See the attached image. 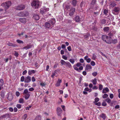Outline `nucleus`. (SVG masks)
Returning <instances> with one entry per match:
<instances>
[{"instance_id": "63", "label": "nucleus", "mask_w": 120, "mask_h": 120, "mask_svg": "<svg viewBox=\"0 0 120 120\" xmlns=\"http://www.w3.org/2000/svg\"><path fill=\"white\" fill-rule=\"evenodd\" d=\"M9 110L11 112H13V108L11 107H10L9 108Z\"/></svg>"}, {"instance_id": "62", "label": "nucleus", "mask_w": 120, "mask_h": 120, "mask_svg": "<svg viewBox=\"0 0 120 120\" xmlns=\"http://www.w3.org/2000/svg\"><path fill=\"white\" fill-rule=\"evenodd\" d=\"M109 97L111 99H112L113 97V95L112 94H111L110 95Z\"/></svg>"}, {"instance_id": "38", "label": "nucleus", "mask_w": 120, "mask_h": 120, "mask_svg": "<svg viewBox=\"0 0 120 120\" xmlns=\"http://www.w3.org/2000/svg\"><path fill=\"white\" fill-rule=\"evenodd\" d=\"M4 82L2 79L0 80V86H2L4 84Z\"/></svg>"}, {"instance_id": "36", "label": "nucleus", "mask_w": 120, "mask_h": 120, "mask_svg": "<svg viewBox=\"0 0 120 120\" xmlns=\"http://www.w3.org/2000/svg\"><path fill=\"white\" fill-rule=\"evenodd\" d=\"M69 61L72 64H73L75 62L74 59H70Z\"/></svg>"}, {"instance_id": "60", "label": "nucleus", "mask_w": 120, "mask_h": 120, "mask_svg": "<svg viewBox=\"0 0 120 120\" xmlns=\"http://www.w3.org/2000/svg\"><path fill=\"white\" fill-rule=\"evenodd\" d=\"M67 49L69 51H71V49L70 46H69L67 48Z\"/></svg>"}, {"instance_id": "44", "label": "nucleus", "mask_w": 120, "mask_h": 120, "mask_svg": "<svg viewBox=\"0 0 120 120\" xmlns=\"http://www.w3.org/2000/svg\"><path fill=\"white\" fill-rule=\"evenodd\" d=\"M23 99L22 98H20L19 99V102L20 103H22L23 102Z\"/></svg>"}, {"instance_id": "12", "label": "nucleus", "mask_w": 120, "mask_h": 120, "mask_svg": "<svg viewBox=\"0 0 120 120\" xmlns=\"http://www.w3.org/2000/svg\"><path fill=\"white\" fill-rule=\"evenodd\" d=\"M32 45L30 44H28L26 46L24 47L23 48V49H25L26 50L31 48Z\"/></svg>"}, {"instance_id": "53", "label": "nucleus", "mask_w": 120, "mask_h": 120, "mask_svg": "<svg viewBox=\"0 0 120 120\" xmlns=\"http://www.w3.org/2000/svg\"><path fill=\"white\" fill-rule=\"evenodd\" d=\"M90 64L92 66H94L95 65V63L93 61H92L91 62Z\"/></svg>"}, {"instance_id": "41", "label": "nucleus", "mask_w": 120, "mask_h": 120, "mask_svg": "<svg viewBox=\"0 0 120 120\" xmlns=\"http://www.w3.org/2000/svg\"><path fill=\"white\" fill-rule=\"evenodd\" d=\"M16 41L19 44H23V43L22 41L20 40H16Z\"/></svg>"}, {"instance_id": "31", "label": "nucleus", "mask_w": 120, "mask_h": 120, "mask_svg": "<svg viewBox=\"0 0 120 120\" xmlns=\"http://www.w3.org/2000/svg\"><path fill=\"white\" fill-rule=\"evenodd\" d=\"M57 74V73L56 71H55L54 72H53L52 73V74L51 75V77L52 78H54V76H56V75Z\"/></svg>"}, {"instance_id": "49", "label": "nucleus", "mask_w": 120, "mask_h": 120, "mask_svg": "<svg viewBox=\"0 0 120 120\" xmlns=\"http://www.w3.org/2000/svg\"><path fill=\"white\" fill-rule=\"evenodd\" d=\"M112 43L113 44H115L117 42V40L115 39L112 40Z\"/></svg>"}, {"instance_id": "52", "label": "nucleus", "mask_w": 120, "mask_h": 120, "mask_svg": "<svg viewBox=\"0 0 120 120\" xmlns=\"http://www.w3.org/2000/svg\"><path fill=\"white\" fill-rule=\"evenodd\" d=\"M95 104L98 106H100L101 105V103L100 102H99L98 103L96 102L94 103Z\"/></svg>"}, {"instance_id": "1", "label": "nucleus", "mask_w": 120, "mask_h": 120, "mask_svg": "<svg viewBox=\"0 0 120 120\" xmlns=\"http://www.w3.org/2000/svg\"><path fill=\"white\" fill-rule=\"evenodd\" d=\"M11 3L10 1H8L2 3L1 5L2 6L4 7L5 11L8 9L11 5Z\"/></svg>"}, {"instance_id": "27", "label": "nucleus", "mask_w": 120, "mask_h": 120, "mask_svg": "<svg viewBox=\"0 0 120 120\" xmlns=\"http://www.w3.org/2000/svg\"><path fill=\"white\" fill-rule=\"evenodd\" d=\"M35 73V71L34 70H29L28 71V73L29 75H30L32 74H34Z\"/></svg>"}, {"instance_id": "13", "label": "nucleus", "mask_w": 120, "mask_h": 120, "mask_svg": "<svg viewBox=\"0 0 120 120\" xmlns=\"http://www.w3.org/2000/svg\"><path fill=\"white\" fill-rule=\"evenodd\" d=\"M120 10V8L119 7H115L114 8L113 11L116 13H118Z\"/></svg>"}, {"instance_id": "6", "label": "nucleus", "mask_w": 120, "mask_h": 120, "mask_svg": "<svg viewBox=\"0 0 120 120\" xmlns=\"http://www.w3.org/2000/svg\"><path fill=\"white\" fill-rule=\"evenodd\" d=\"M31 81V78L29 76H28L25 77V82L28 83L30 82Z\"/></svg>"}, {"instance_id": "37", "label": "nucleus", "mask_w": 120, "mask_h": 120, "mask_svg": "<svg viewBox=\"0 0 120 120\" xmlns=\"http://www.w3.org/2000/svg\"><path fill=\"white\" fill-rule=\"evenodd\" d=\"M104 100L106 101L108 104L110 103L111 101V100L109 98H108L107 99L105 100Z\"/></svg>"}, {"instance_id": "29", "label": "nucleus", "mask_w": 120, "mask_h": 120, "mask_svg": "<svg viewBox=\"0 0 120 120\" xmlns=\"http://www.w3.org/2000/svg\"><path fill=\"white\" fill-rule=\"evenodd\" d=\"M5 94V92L4 91H1L0 94L1 97L2 98H4Z\"/></svg>"}, {"instance_id": "43", "label": "nucleus", "mask_w": 120, "mask_h": 120, "mask_svg": "<svg viewBox=\"0 0 120 120\" xmlns=\"http://www.w3.org/2000/svg\"><path fill=\"white\" fill-rule=\"evenodd\" d=\"M108 96V95L107 94H105L102 97L103 98H105Z\"/></svg>"}, {"instance_id": "42", "label": "nucleus", "mask_w": 120, "mask_h": 120, "mask_svg": "<svg viewBox=\"0 0 120 120\" xmlns=\"http://www.w3.org/2000/svg\"><path fill=\"white\" fill-rule=\"evenodd\" d=\"M94 100L95 101L94 102V103L98 101L99 100V99L98 98H96Z\"/></svg>"}, {"instance_id": "23", "label": "nucleus", "mask_w": 120, "mask_h": 120, "mask_svg": "<svg viewBox=\"0 0 120 120\" xmlns=\"http://www.w3.org/2000/svg\"><path fill=\"white\" fill-rule=\"evenodd\" d=\"M18 16H25V14L24 13L22 12H21L18 14Z\"/></svg>"}, {"instance_id": "45", "label": "nucleus", "mask_w": 120, "mask_h": 120, "mask_svg": "<svg viewBox=\"0 0 120 120\" xmlns=\"http://www.w3.org/2000/svg\"><path fill=\"white\" fill-rule=\"evenodd\" d=\"M25 78L24 76H22L21 78V81L22 82L24 81L25 82Z\"/></svg>"}, {"instance_id": "39", "label": "nucleus", "mask_w": 120, "mask_h": 120, "mask_svg": "<svg viewBox=\"0 0 120 120\" xmlns=\"http://www.w3.org/2000/svg\"><path fill=\"white\" fill-rule=\"evenodd\" d=\"M30 93V92H28L27 89H26L24 90L23 93V94H25L28 93Z\"/></svg>"}, {"instance_id": "3", "label": "nucleus", "mask_w": 120, "mask_h": 120, "mask_svg": "<svg viewBox=\"0 0 120 120\" xmlns=\"http://www.w3.org/2000/svg\"><path fill=\"white\" fill-rule=\"evenodd\" d=\"M49 10V8L44 7L40 9V12L42 14H45L46 12L48 11Z\"/></svg>"}, {"instance_id": "59", "label": "nucleus", "mask_w": 120, "mask_h": 120, "mask_svg": "<svg viewBox=\"0 0 120 120\" xmlns=\"http://www.w3.org/2000/svg\"><path fill=\"white\" fill-rule=\"evenodd\" d=\"M16 94L17 96L18 97L20 95V94L19 92L17 91L16 92Z\"/></svg>"}, {"instance_id": "22", "label": "nucleus", "mask_w": 120, "mask_h": 120, "mask_svg": "<svg viewBox=\"0 0 120 120\" xmlns=\"http://www.w3.org/2000/svg\"><path fill=\"white\" fill-rule=\"evenodd\" d=\"M77 1L76 0H73L71 2V4L74 6H75L77 4Z\"/></svg>"}, {"instance_id": "17", "label": "nucleus", "mask_w": 120, "mask_h": 120, "mask_svg": "<svg viewBox=\"0 0 120 120\" xmlns=\"http://www.w3.org/2000/svg\"><path fill=\"white\" fill-rule=\"evenodd\" d=\"M84 59L85 60H86V62L88 63H90L91 61V59L90 58H88V56H85Z\"/></svg>"}, {"instance_id": "48", "label": "nucleus", "mask_w": 120, "mask_h": 120, "mask_svg": "<svg viewBox=\"0 0 120 120\" xmlns=\"http://www.w3.org/2000/svg\"><path fill=\"white\" fill-rule=\"evenodd\" d=\"M41 119V118L40 116H37L35 120H40Z\"/></svg>"}, {"instance_id": "16", "label": "nucleus", "mask_w": 120, "mask_h": 120, "mask_svg": "<svg viewBox=\"0 0 120 120\" xmlns=\"http://www.w3.org/2000/svg\"><path fill=\"white\" fill-rule=\"evenodd\" d=\"M33 18L35 20H38L39 19V18L38 14H35L33 15Z\"/></svg>"}, {"instance_id": "30", "label": "nucleus", "mask_w": 120, "mask_h": 120, "mask_svg": "<svg viewBox=\"0 0 120 120\" xmlns=\"http://www.w3.org/2000/svg\"><path fill=\"white\" fill-rule=\"evenodd\" d=\"M109 28L108 27H105L103 29L104 31L105 32H107L109 30Z\"/></svg>"}, {"instance_id": "21", "label": "nucleus", "mask_w": 120, "mask_h": 120, "mask_svg": "<svg viewBox=\"0 0 120 120\" xmlns=\"http://www.w3.org/2000/svg\"><path fill=\"white\" fill-rule=\"evenodd\" d=\"M100 117L102 118L103 120H105L106 118V116L105 114L103 113L100 115Z\"/></svg>"}, {"instance_id": "26", "label": "nucleus", "mask_w": 120, "mask_h": 120, "mask_svg": "<svg viewBox=\"0 0 120 120\" xmlns=\"http://www.w3.org/2000/svg\"><path fill=\"white\" fill-rule=\"evenodd\" d=\"M29 93L25 94V98L26 100L29 97L30 94H29Z\"/></svg>"}, {"instance_id": "2", "label": "nucleus", "mask_w": 120, "mask_h": 120, "mask_svg": "<svg viewBox=\"0 0 120 120\" xmlns=\"http://www.w3.org/2000/svg\"><path fill=\"white\" fill-rule=\"evenodd\" d=\"M31 6L35 9L38 8L39 6V2L38 1H34L31 3Z\"/></svg>"}, {"instance_id": "57", "label": "nucleus", "mask_w": 120, "mask_h": 120, "mask_svg": "<svg viewBox=\"0 0 120 120\" xmlns=\"http://www.w3.org/2000/svg\"><path fill=\"white\" fill-rule=\"evenodd\" d=\"M92 74L93 76H95L97 74V73L96 72H94Z\"/></svg>"}, {"instance_id": "14", "label": "nucleus", "mask_w": 120, "mask_h": 120, "mask_svg": "<svg viewBox=\"0 0 120 120\" xmlns=\"http://www.w3.org/2000/svg\"><path fill=\"white\" fill-rule=\"evenodd\" d=\"M6 44L7 45L9 46H12L13 47H16L17 46V45L13 44L12 43H10L9 42H8L6 43Z\"/></svg>"}, {"instance_id": "10", "label": "nucleus", "mask_w": 120, "mask_h": 120, "mask_svg": "<svg viewBox=\"0 0 120 120\" xmlns=\"http://www.w3.org/2000/svg\"><path fill=\"white\" fill-rule=\"evenodd\" d=\"M112 42V38L110 37H108L106 40H105V42L107 43L111 44Z\"/></svg>"}, {"instance_id": "5", "label": "nucleus", "mask_w": 120, "mask_h": 120, "mask_svg": "<svg viewBox=\"0 0 120 120\" xmlns=\"http://www.w3.org/2000/svg\"><path fill=\"white\" fill-rule=\"evenodd\" d=\"M48 21L52 27L53 26V25L55 23V20L54 19H51Z\"/></svg>"}, {"instance_id": "9", "label": "nucleus", "mask_w": 120, "mask_h": 120, "mask_svg": "<svg viewBox=\"0 0 120 120\" xmlns=\"http://www.w3.org/2000/svg\"><path fill=\"white\" fill-rule=\"evenodd\" d=\"M24 8L25 7L24 5H21L17 6L16 9L17 10H23Z\"/></svg>"}, {"instance_id": "51", "label": "nucleus", "mask_w": 120, "mask_h": 120, "mask_svg": "<svg viewBox=\"0 0 120 120\" xmlns=\"http://www.w3.org/2000/svg\"><path fill=\"white\" fill-rule=\"evenodd\" d=\"M27 117V115L26 114H25L22 116V118L24 120L26 119Z\"/></svg>"}, {"instance_id": "50", "label": "nucleus", "mask_w": 120, "mask_h": 120, "mask_svg": "<svg viewBox=\"0 0 120 120\" xmlns=\"http://www.w3.org/2000/svg\"><path fill=\"white\" fill-rule=\"evenodd\" d=\"M102 105L103 106H105L107 104L105 101H103L102 103Z\"/></svg>"}, {"instance_id": "46", "label": "nucleus", "mask_w": 120, "mask_h": 120, "mask_svg": "<svg viewBox=\"0 0 120 120\" xmlns=\"http://www.w3.org/2000/svg\"><path fill=\"white\" fill-rule=\"evenodd\" d=\"M96 56L94 54H93V56L92 57V59L93 60H95L96 58Z\"/></svg>"}, {"instance_id": "25", "label": "nucleus", "mask_w": 120, "mask_h": 120, "mask_svg": "<svg viewBox=\"0 0 120 120\" xmlns=\"http://www.w3.org/2000/svg\"><path fill=\"white\" fill-rule=\"evenodd\" d=\"M10 116V115L9 113H6L5 114L3 115L1 117L3 118H5L6 117H9Z\"/></svg>"}, {"instance_id": "32", "label": "nucleus", "mask_w": 120, "mask_h": 120, "mask_svg": "<svg viewBox=\"0 0 120 120\" xmlns=\"http://www.w3.org/2000/svg\"><path fill=\"white\" fill-rule=\"evenodd\" d=\"M91 82H92L93 84H96L97 82V80L96 79V78H95L94 79H92V80Z\"/></svg>"}, {"instance_id": "40", "label": "nucleus", "mask_w": 120, "mask_h": 120, "mask_svg": "<svg viewBox=\"0 0 120 120\" xmlns=\"http://www.w3.org/2000/svg\"><path fill=\"white\" fill-rule=\"evenodd\" d=\"M108 12V11L107 10H106L105 9L103 10V13L104 14L106 15H107V14Z\"/></svg>"}, {"instance_id": "19", "label": "nucleus", "mask_w": 120, "mask_h": 120, "mask_svg": "<svg viewBox=\"0 0 120 120\" xmlns=\"http://www.w3.org/2000/svg\"><path fill=\"white\" fill-rule=\"evenodd\" d=\"M116 5V4L114 1L111 2L110 3L109 6L111 7H113Z\"/></svg>"}, {"instance_id": "64", "label": "nucleus", "mask_w": 120, "mask_h": 120, "mask_svg": "<svg viewBox=\"0 0 120 120\" xmlns=\"http://www.w3.org/2000/svg\"><path fill=\"white\" fill-rule=\"evenodd\" d=\"M34 90V89L33 88L31 87L29 89V90L30 91H32Z\"/></svg>"}, {"instance_id": "35", "label": "nucleus", "mask_w": 120, "mask_h": 120, "mask_svg": "<svg viewBox=\"0 0 120 120\" xmlns=\"http://www.w3.org/2000/svg\"><path fill=\"white\" fill-rule=\"evenodd\" d=\"M75 21L76 22H79L80 20L79 17L78 16H76L75 18Z\"/></svg>"}, {"instance_id": "8", "label": "nucleus", "mask_w": 120, "mask_h": 120, "mask_svg": "<svg viewBox=\"0 0 120 120\" xmlns=\"http://www.w3.org/2000/svg\"><path fill=\"white\" fill-rule=\"evenodd\" d=\"M57 114L58 116H60V114L62 112L61 109L60 107H58L57 109Z\"/></svg>"}, {"instance_id": "47", "label": "nucleus", "mask_w": 120, "mask_h": 120, "mask_svg": "<svg viewBox=\"0 0 120 120\" xmlns=\"http://www.w3.org/2000/svg\"><path fill=\"white\" fill-rule=\"evenodd\" d=\"M96 0H93L91 3L93 5H95L96 3Z\"/></svg>"}, {"instance_id": "11", "label": "nucleus", "mask_w": 120, "mask_h": 120, "mask_svg": "<svg viewBox=\"0 0 120 120\" xmlns=\"http://www.w3.org/2000/svg\"><path fill=\"white\" fill-rule=\"evenodd\" d=\"M45 27L47 28H49L52 27L48 21L45 23Z\"/></svg>"}, {"instance_id": "33", "label": "nucleus", "mask_w": 120, "mask_h": 120, "mask_svg": "<svg viewBox=\"0 0 120 120\" xmlns=\"http://www.w3.org/2000/svg\"><path fill=\"white\" fill-rule=\"evenodd\" d=\"M60 62L61 64L63 65H65L67 63V61H65L64 60H61Z\"/></svg>"}, {"instance_id": "61", "label": "nucleus", "mask_w": 120, "mask_h": 120, "mask_svg": "<svg viewBox=\"0 0 120 120\" xmlns=\"http://www.w3.org/2000/svg\"><path fill=\"white\" fill-rule=\"evenodd\" d=\"M74 68L75 70L78 71L79 72H80V71L79 70V69L77 68L76 67H75Z\"/></svg>"}, {"instance_id": "4", "label": "nucleus", "mask_w": 120, "mask_h": 120, "mask_svg": "<svg viewBox=\"0 0 120 120\" xmlns=\"http://www.w3.org/2000/svg\"><path fill=\"white\" fill-rule=\"evenodd\" d=\"M75 11V9L73 7H71L69 11V15L71 16H72Z\"/></svg>"}, {"instance_id": "54", "label": "nucleus", "mask_w": 120, "mask_h": 120, "mask_svg": "<svg viewBox=\"0 0 120 120\" xmlns=\"http://www.w3.org/2000/svg\"><path fill=\"white\" fill-rule=\"evenodd\" d=\"M99 89L100 90H101L103 88V86L101 84H100L99 85Z\"/></svg>"}, {"instance_id": "34", "label": "nucleus", "mask_w": 120, "mask_h": 120, "mask_svg": "<svg viewBox=\"0 0 120 120\" xmlns=\"http://www.w3.org/2000/svg\"><path fill=\"white\" fill-rule=\"evenodd\" d=\"M106 21L105 19H103L101 20V23L102 24H105L106 22Z\"/></svg>"}, {"instance_id": "24", "label": "nucleus", "mask_w": 120, "mask_h": 120, "mask_svg": "<svg viewBox=\"0 0 120 120\" xmlns=\"http://www.w3.org/2000/svg\"><path fill=\"white\" fill-rule=\"evenodd\" d=\"M109 91V90L107 87H106L105 88L103 89L102 90V93H107Z\"/></svg>"}, {"instance_id": "56", "label": "nucleus", "mask_w": 120, "mask_h": 120, "mask_svg": "<svg viewBox=\"0 0 120 120\" xmlns=\"http://www.w3.org/2000/svg\"><path fill=\"white\" fill-rule=\"evenodd\" d=\"M21 105L19 104H17L16 105L18 109H20L21 108Z\"/></svg>"}, {"instance_id": "7", "label": "nucleus", "mask_w": 120, "mask_h": 120, "mask_svg": "<svg viewBox=\"0 0 120 120\" xmlns=\"http://www.w3.org/2000/svg\"><path fill=\"white\" fill-rule=\"evenodd\" d=\"M13 96L11 93L9 92L8 94V99L9 101H11L13 99Z\"/></svg>"}, {"instance_id": "58", "label": "nucleus", "mask_w": 120, "mask_h": 120, "mask_svg": "<svg viewBox=\"0 0 120 120\" xmlns=\"http://www.w3.org/2000/svg\"><path fill=\"white\" fill-rule=\"evenodd\" d=\"M62 58L65 60H67V57L64 55H63L62 56Z\"/></svg>"}, {"instance_id": "15", "label": "nucleus", "mask_w": 120, "mask_h": 120, "mask_svg": "<svg viewBox=\"0 0 120 120\" xmlns=\"http://www.w3.org/2000/svg\"><path fill=\"white\" fill-rule=\"evenodd\" d=\"M19 20L21 22L24 23H25L26 21V19L24 18H20L19 19Z\"/></svg>"}, {"instance_id": "55", "label": "nucleus", "mask_w": 120, "mask_h": 120, "mask_svg": "<svg viewBox=\"0 0 120 120\" xmlns=\"http://www.w3.org/2000/svg\"><path fill=\"white\" fill-rule=\"evenodd\" d=\"M15 53L14 54V55L16 57H18L19 54L16 51H15Z\"/></svg>"}, {"instance_id": "20", "label": "nucleus", "mask_w": 120, "mask_h": 120, "mask_svg": "<svg viewBox=\"0 0 120 120\" xmlns=\"http://www.w3.org/2000/svg\"><path fill=\"white\" fill-rule=\"evenodd\" d=\"M92 67L90 64L87 65L86 66V67L85 68V70H89L91 69H92Z\"/></svg>"}, {"instance_id": "18", "label": "nucleus", "mask_w": 120, "mask_h": 120, "mask_svg": "<svg viewBox=\"0 0 120 120\" xmlns=\"http://www.w3.org/2000/svg\"><path fill=\"white\" fill-rule=\"evenodd\" d=\"M66 67H67L68 68H72V66L70 63L69 62L67 61L66 64Z\"/></svg>"}, {"instance_id": "28", "label": "nucleus", "mask_w": 120, "mask_h": 120, "mask_svg": "<svg viewBox=\"0 0 120 120\" xmlns=\"http://www.w3.org/2000/svg\"><path fill=\"white\" fill-rule=\"evenodd\" d=\"M108 36L105 35H103L102 36V38L103 41L105 42V40H106Z\"/></svg>"}]
</instances>
